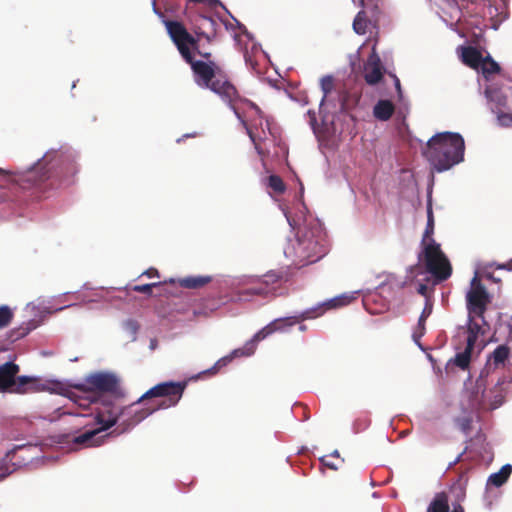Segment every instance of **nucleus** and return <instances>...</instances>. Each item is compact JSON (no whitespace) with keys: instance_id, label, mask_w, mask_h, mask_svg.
<instances>
[{"instance_id":"nucleus-21","label":"nucleus","mask_w":512,"mask_h":512,"mask_svg":"<svg viewBox=\"0 0 512 512\" xmlns=\"http://www.w3.org/2000/svg\"><path fill=\"white\" fill-rule=\"evenodd\" d=\"M18 371V365L11 361L0 365V391H6L15 385V377Z\"/></svg>"},{"instance_id":"nucleus-27","label":"nucleus","mask_w":512,"mask_h":512,"mask_svg":"<svg viewBox=\"0 0 512 512\" xmlns=\"http://www.w3.org/2000/svg\"><path fill=\"white\" fill-rule=\"evenodd\" d=\"M512 473V465L505 464L495 473H492L487 480V486L501 487L510 477Z\"/></svg>"},{"instance_id":"nucleus-28","label":"nucleus","mask_w":512,"mask_h":512,"mask_svg":"<svg viewBox=\"0 0 512 512\" xmlns=\"http://www.w3.org/2000/svg\"><path fill=\"white\" fill-rule=\"evenodd\" d=\"M500 66L490 56L484 57L481 64L479 65V71H481L483 77L488 81L490 76L498 73Z\"/></svg>"},{"instance_id":"nucleus-6","label":"nucleus","mask_w":512,"mask_h":512,"mask_svg":"<svg viewBox=\"0 0 512 512\" xmlns=\"http://www.w3.org/2000/svg\"><path fill=\"white\" fill-rule=\"evenodd\" d=\"M280 274L275 271H269L261 276H237L228 277L223 283L231 289L249 286L239 289L235 293V301H251L255 297L268 298L273 296L276 291L275 284L280 280Z\"/></svg>"},{"instance_id":"nucleus-1","label":"nucleus","mask_w":512,"mask_h":512,"mask_svg":"<svg viewBox=\"0 0 512 512\" xmlns=\"http://www.w3.org/2000/svg\"><path fill=\"white\" fill-rule=\"evenodd\" d=\"M79 153L68 146L59 149H50L34 165L26 170L6 171L0 168V203L9 199L7 189L12 184H19L23 188L36 186L49 181L52 189L68 187L75 183L79 172Z\"/></svg>"},{"instance_id":"nucleus-39","label":"nucleus","mask_w":512,"mask_h":512,"mask_svg":"<svg viewBox=\"0 0 512 512\" xmlns=\"http://www.w3.org/2000/svg\"><path fill=\"white\" fill-rule=\"evenodd\" d=\"M496 268L500 269V270L512 271V259L509 260L508 262H505V263H502V264H498L496 266Z\"/></svg>"},{"instance_id":"nucleus-10","label":"nucleus","mask_w":512,"mask_h":512,"mask_svg":"<svg viewBox=\"0 0 512 512\" xmlns=\"http://www.w3.org/2000/svg\"><path fill=\"white\" fill-rule=\"evenodd\" d=\"M309 318H312V315H310L309 310H306L297 316L276 318L272 320L270 323H268L266 326L261 328L258 332H256L250 339V342L253 343V346L256 349L257 343L266 339L268 336L276 332L288 333L290 331V328L294 326L297 322Z\"/></svg>"},{"instance_id":"nucleus-24","label":"nucleus","mask_w":512,"mask_h":512,"mask_svg":"<svg viewBox=\"0 0 512 512\" xmlns=\"http://www.w3.org/2000/svg\"><path fill=\"white\" fill-rule=\"evenodd\" d=\"M394 113V105L389 100H379L373 107V116L379 121H387Z\"/></svg>"},{"instance_id":"nucleus-16","label":"nucleus","mask_w":512,"mask_h":512,"mask_svg":"<svg viewBox=\"0 0 512 512\" xmlns=\"http://www.w3.org/2000/svg\"><path fill=\"white\" fill-rule=\"evenodd\" d=\"M15 450H38V446L32 444H24L16 446L14 450L7 452L5 457L0 461V481L13 473L17 467L27 464L26 459H23L19 463L12 462Z\"/></svg>"},{"instance_id":"nucleus-14","label":"nucleus","mask_w":512,"mask_h":512,"mask_svg":"<svg viewBox=\"0 0 512 512\" xmlns=\"http://www.w3.org/2000/svg\"><path fill=\"white\" fill-rule=\"evenodd\" d=\"M509 356L510 349L507 345L502 344L496 347V349L487 357L486 364L480 372L479 378L477 379L478 388H485V379L497 369L505 367Z\"/></svg>"},{"instance_id":"nucleus-54","label":"nucleus","mask_w":512,"mask_h":512,"mask_svg":"<svg viewBox=\"0 0 512 512\" xmlns=\"http://www.w3.org/2000/svg\"><path fill=\"white\" fill-rule=\"evenodd\" d=\"M156 346H157V342H156V340H151V341H150V349H152V350H153V349H155V348H156Z\"/></svg>"},{"instance_id":"nucleus-37","label":"nucleus","mask_w":512,"mask_h":512,"mask_svg":"<svg viewBox=\"0 0 512 512\" xmlns=\"http://www.w3.org/2000/svg\"><path fill=\"white\" fill-rule=\"evenodd\" d=\"M157 390L155 388V386H153L152 388H150L149 390H147L142 396H140L136 403H141L142 401H144L145 399H149V398H157Z\"/></svg>"},{"instance_id":"nucleus-2","label":"nucleus","mask_w":512,"mask_h":512,"mask_svg":"<svg viewBox=\"0 0 512 512\" xmlns=\"http://www.w3.org/2000/svg\"><path fill=\"white\" fill-rule=\"evenodd\" d=\"M281 210L292 229L298 228L294 238H288L284 246V256L297 268H301L322 259L328 251L327 236L322 223L312 216H303L300 219L292 218L288 211L281 207Z\"/></svg>"},{"instance_id":"nucleus-51","label":"nucleus","mask_w":512,"mask_h":512,"mask_svg":"<svg viewBox=\"0 0 512 512\" xmlns=\"http://www.w3.org/2000/svg\"><path fill=\"white\" fill-rule=\"evenodd\" d=\"M127 325L130 327V329H132L134 332L136 331L137 327H136V323L134 321H128L127 322Z\"/></svg>"},{"instance_id":"nucleus-58","label":"nucleus","mask_w":512,"mask_h":512,"mask_svg":"<svg viewBox=\"0 0 512 512\" xmlns=\"http://www.w3.org/2000/svg\"><path fill=\"white\" fill-rule=\"evenodd\" d=\"M345 109V103L344 101L341 100V103H340V110H344Z\"/></svg>"},{"instance_id":"nucleus-5","label":"nucleus","mask_w":512,"mask_h":512,"mask_svg":"<svg viewBox=\"0 0 512 512\" xmlns=\"http://www.w3.org/2000/svg\"><path fill=\"white\" fill-rule=\"evenodd\" d=\"M423 154L434 172H446L464 161V138L457 132L437 133L427 141Z\"/></svg>"},{"instance_id":"nucleus-34","label":"nucleus","mask_w":512,"mask_h":512,"mask_svg":"<svg viewBox=\"0 0 512 512\" xmlns=\"http://www.w3.org/2000/svg\"><path fill=\"white\" fill-rule=\"evenodd\" d=\"M496 115L497 124L501 127H512V114L505 113L502 109L493 112Z\"/></svg>"},{"instance_id":"nucleus-48","label":"nucleus","mask_w":512,"mask_h":512,"mask_svg":"<svg viewBox=\"0 0 512 512\" xmlns=\"http://www.w3.org/2000/svg\"><path fill=\"white\" fill-rule=\"evenodd\" d=\"M329 456H330V458H337V459H339V461L341 463L343 462V459H340V455H339L338 450H334Z\"/></svg>"},{"instance_id":"nucleus-12","label":"nucleus","mask_w":512,"mask_h":512,"mask_svg":"<svg viewBox=\"0 0 512 512\" xmlns=\"http://www.w3.org/2000/svg\"><path fill=\"white\" fill-rule=\"evenodd\" d=\"M167 33L173 43L177 46L181 56L186 61H191L190 47L194 46V38L187 32L186 28L178 21L163 20Z\"/></svg>"},{"instance_id":"nucleus-52","label":"nucleus","mask_w":512,"mask_h":512,"mask_svg":"<svg viewBox=\"0 0 512 512\" xmlns=\"http://www.w3.org/2000/svg\"><path fill=\"white\" fill-rule=\"evenodd\" d=\"M203 21L209 23L210 25H214V23H215L214 20L210 17H204Z\"/></svg>"},{"instance_id":"nucleus-59","label":"nucleus","mask_w":512,"mask_h":512,"mask_svg":"<svg viewBox=\"0 0 512 512\" xmlns=\"http://www.w3.org/2000/svg\"><path fill=\"white\" fill-rule=\"evenodd\" d=\"M68 307H70V305L59 307V308L56 309V311H61V310L65 309V308H68Z\"/></svg>"},{"instance_id":"nucleus-31","label":"nucleus","mask_w":512,"mask_h":512,"mask_svg":"<svg viewBox=\"0 0 512 512\" xmlns=\"http://www.w3.org/2000/svg\"><path fill=\"white\" fill-rule=\"evenodd\" d=\"M473 347H469L466 343V348L463 352L457 353L454 359L455 364L461 368L466 369L470 363L471 352Z\"/></svg>"},{"instance_id":"nucleus-47","label":"nucleus","mask_w":512,"mask_h":512,"mask_svg":"<svg viewBox=\"0 0 512 512\" xmlns=\"http://www.w3.org/2000/svg\"><path fill=\"white\" fill-rule=\"evenodd\" d=\"M307 113L310 116V124L313 125L314 122L316 121L315 112L311 111V110H308Z\"/></svg>"},{"instance_id":"nucleus-18","label":"nucleus","mask_w":512,"mask_h":512,"mask_svg":"<svg viewBox=\"0 0 512 512\" xmlns=\"http://www.w3.org/2000/svg\"><path fill=\"white\" fill-rule=\"evenodd\" d=\"M383 77L382 64L379 55L373 48L365 66H364V78L369 85H376L381 81Z\"/></svg>"},{"instance_id":"nucleus-40","label":"nucleus","mask_w":512,"mask_h":512,"mask_svg":"<svg viewBox=\"0 0 512 512\" xmlns=\"http://www.w3.org/2000/svg\"><path fill=\"white\" fill-rule=\"evenodd\" d=\"M143 275H146L147 277L149 278H155V277H159V273L156 269L154 268H150L148 270H146Z\"/></svg>"},{"instance_id":"nucleus-57","label":"nucleus","mask_w":512,"mask_h":512,"mask_svg":"<svg viewBox=\"0 0 512 512\" xmlns=\"http://www.w3.org/2000/svg\"><path fill=\"white\" fill-rule=\"evenodd\" d=\"M306 329H307L306 325H303V324H302V325H300V326H299V330H300L301 332L306 331Z\"/></svg>"},{"instance_id":"nucleus-43","label":"nucleus","mask_w":512,"mask_h":512,"mask_svg":"<svg viewBox=\"0 0 512 512\" xmlns=\"http://www.w3.org/2000/svg\"><path fill=\"white\" fill-rule=\"evenodd\" d=\"M503 403L502 396H496L494 402L492 403L493 408L499 407Z\"/></svg>"},{"instance_id":"nucleus-13","label":"nucleus","mask_w":512,"mask_h":512,"mask_svg":"<svg viewBox=\"0 0 512 512\" xmlns=\"http://www.w3.org/2000/svg\"><path fill=\"white\" fill-rule=\"evenodd\" d=\"M186 384L181 382H162L157 385H155V388L157 390V398H164L159 402V404L154 407L153 409H156V411L161 409H168L170 407H174L177 405V403L182 398V395L184 393Z\"/></svg>"},{"instance_id":"nucleus-25","label":"nucleus","mask_w":512,"mask_h":512,"mask_svg":"<svg viewBox=\"0 0 512 512\" xmlns=\"http://www.w3.org/2000/svg\"><path fill=\"white\" fill-rule=\"evenodd\" d=\"M211 280H212L211 276L193 275V276H187V277L180 278L177 280V282L181 287L188 288V289H197V288L205 286L206 284L211 282Z\"/></svg>"},{"instance_id":"nucleus-23","label":"nucleus","mask_w":512,"mask_h":512,"mask_svg":"<svg viewBox=\"0 0 512 512\" xmlns=\"http://www.w3.org/2000/svg\"><path fill=\"white\" fill-rule=\"evenodd\" d=\"M462 61L471 68L479 71V65L483 60V55L474 47H462Z\"/></svg>"},{"instance_id":"nucleus-46","label":"nucleus","mask_w":512,"mask_h":512,"mask_svg":"<svg viewBox=\"0 0 512 512\" xmlns=\"http://www.w3.org/2000/svg\"><path fill=\"white\" fill-rule=\"evenodd\" d=\"M394 82H395V87L397 89V92H398L399 96H401V93H402L401 85H400L399 79L396 76L394 77Z\"/></svg>"},{"instance_id":"nucleus-53","label":"nucleus","mask_w":512,"mask_h":512,"mask_svg":"<svg viewBox=\"0 0 512 512\" xmlns=\"http://www.w3.org/2000/svg\"><path fill=\"white\" fill-rule=\"evenodd\" d=\"M452 512H464V509L462 508V506L457 505L454 507Z\"/></svg>"},{"instance_id":"nucleus-56","label":"nucleus","mask_w":512,"mask_h":512,"mask_svg":"<svg viewBox=\"0 0 512 512\" xmlns=\"http://www.w3.org/2000/svg\"><path fill=\"white\" fill-rule=\"evenodd\" d=\"M352 1H353V3H357V2H358V3H359V5H361V6H364V5H365V4H364V1H365V0H352Z\"/></svg>"},{"instance_id":"nucleus-7","label":"nucleus","mask_w":512,"mask_h":512,"mask_svg":"<svg viewBox=\"0 0 512 512\" xmlns=\"http://www.w3.org/2000/svg\"><path fill=\"white\" fill-rule=\"evenodd\" d=\"M433 217L431 209H428L427 227L422 239L424 261L427 271L438 278L445 280L451 275L450 264L437 244L432 238Z\"/></svg>"},{"instance_id":"nucleus-41","label":"nucleus","mask_w":512,"mask_h":512,"mask_svg":"<svg viewBox=\"0 0 512 512\" xmlns=\"http://www.w3.org/2000/svg\"><path fill=\"white\" fill-rule=\"evenodd\" d=\"M152 9H153V12L163 21V20H166L164 18V15L162 12L159 11V9L157 8L156 6V0H152Z\"/></svg>"},{"instance_id":"nucleus-60","label":"nucleus","mask_w":512,"mask_h":512,"mask_svg":"<svg viewBox=\"0 0 512 512\" xmlns=\"http://www.w3.org/2000/svg\"><path fill=\"white\" fill-rule=\"evenodd\" d=\"M48 420H49L50 422H52V421H54V420H55V418H49Z\"/></svg>"},{"instance_id":"nucleus-3","label":"nucleus","mask_w":512,"mask_h":512,"mask_svg":"<svg viewBox=\"0 0 512 512\" xmlns=\"http://www.w3.org/2000/svg\"><path fill=\"white\" fill-rule=\"evenodd\" d=\"M187 62L191 65L195 83L201 88L210 89L233 110L236 117L245 127L251 141L254 143L257 153L262 155L259 143L256 141L254 133L247 126L245 120L248 110L262 118L260 108L249 100L239 98L235 87L219 74V69L213 62L207 63L201 60L193 61L192 57L191 61Z\"/></svg>"},{"instance_id":"nucleus-11","label":"nucleus","mask_w":512,"mask_h":512,"mask_svg":"<svg viewBox=\"0 0 512 512\" xmlns=\"http://www.w3.org/2000/svg\"><path fill=\"white\" fill-rule=\"evenodd\" d=\"M23 312L25 320L18 327L10 331V338L13 340H18L28 335L31 331L38 328L44 319V309L33 302L26 304Z\"/></svg>"},{"instance_id":"nucleus-36","label":"nucleus","mask_w":512,"mask_h":512,"mask_svg":"<svg viewBox=\"0 0 512 512\" xmlns=\"http://www.w3.org/2000/svg\"><path fill=\"white\" fill-rule=\"evenodd\" d=\"M160 283H150V284H142L135 285L133 290L140 293L150 294L153 287L158 286Z\"/></svg>"},{"instance_id":"nucleus-17","label":"nucleus","mask_w":512,"mask_h":512,"mask_svg":"<svg viewBox=\"0 0 512 512\" xmlns=\"http://www.w3.org/2000/svg\"><path fill=\"white\" fill-rule=\"evenodd\" d=\"M356 294L357 292H353L350 294L344 293L329 300L318 303L317 305L308 310L310 311V315H312V318L318 317L322 315L325 310L339 308L349 304L353 299H355Z\"/></svg>"},{"instance_id":"nucleus-45","label":"nucleus","mask_w":512,"mask_h":512,"mask_svg":"<svg viewBox=\"0 0 512 512\" xmlns=\"http://www.w3.org/2000/svg\"><path fill=\"white\" fill-rule=\"evenodd\" d=\"M237 25L239 26V28L243 34H245L249 39L252 38L251 34L247 31V29L243 25H241L239 22H237Z\"/></svg>"},{"instance_id":"nucleus-35","label":"nucleus","mask_w":512,"mask_h":512,"mask_svg":"<svg viewBox=\"0 0 512 512\" xmlns=\"http://www.w3.org/2000/svg\"><path fill=\"white\" fill-rule=\"evenodd\" d=\"M267 184L276 193H283L285 191V184L277 175H270Z\"/></svg>"},{"instance_id":"nucleus-50","label":"nucleus","mask_w":512,"mask_h":512,"mask_svg":"<svg viewBox=\"0 0 512 512\" xmlns=\"http://www.w3.org/2000/svg\"><path fill=\"white\" fill-rule=\"evenodd\" d=\"M506 382H508V379L506 377H501L497 380L496 386H500Z\"/></svg>"},{"instance_id":"nucleus-15","label":"nucleus","mask_w":512,"mask_h":512,"mask_svg":"<svg viewBox=\"0 0 512 512\" xmlns=\"http://www.w3.org/2000/svg\"><path fill=\"white\" fill-rule=\"evenodd\" d=\"M254 353H255V348L253 346V343L250 342V340H248L244 344L243 347L234 349L228 355L217 360L211 368L202 371L199 375L206 374V373L215 374L221 368H223V367L227 366L229 363H231L233 359L238 358V357H249V356L253 355Z\"/></svg>"},{"instance_id":"nucleus-44","label":"nucleus","mask_w":512,"mask_h":512,"mask_svg":"<svg viewBox=\"0 0 512 512\" xmlns=\"http://www.w3.org/2000/svg\"><path fill=\"white\" fill-rule=\"evenodd\" d=\"M469 426H470V420H469V419H467V418H464V419L462 420V422H461V429H462L463 431H466V430L469 428Z\"/></svg>"},{"instance_id":"nucleus-26","label":"nucleus","mask_w":512,"mask_h":512,"mask_svg":"<svg viewBox=\"0 0 512 512\" xmlns=\"http://www.w3.org/2000/svg\"><path fill=\"white\" fill-rule=\"evenodd\" d=\"M432 311H433V304L430 301V299L427 298L425 301V306H424L422 313L418 320L417 330L413 334L414 341L418 346H420L419 338H421L424 334L425 320L431 315Z\"/></svg>"},{"instance_id":"nucleus-19","label":"nucleus","mask_w":512,"mask_h":512,"mask_svg":"<svg viewBox=\"0 0 512 512\" xmlns=\"http://www.w3.org/2000/svg\"><path fill=\"white\" fill-rule=\"evenodd\" d=\"M484 93L492 112L506 108L507 96L498 86L494 84L487 85Z\"/></svg>"},{"instance_id":"nucleus-33","label":"nucleus","mask_w":512,"mask_h":512,"mask_svg":"<svg viewBox=\"0 0 512 512\" xmlns=\"http://www.w3.org/2000/svg\"><path fill=\"white\" fill-rule=\"evenodd\" d=\"M14 317V311L8 305H0V329L10 325Z\"/></svg>"},{"instance_id":"nucleus-55","label":"nucleus","mask_w":512,"mask_h":512,"mask_svg":"<svg viewBox=\"0 0 512 512\" xmlns=\"http://www.w3.org/2000/svg\"><path fill=\"white\" fill-rule=\"evenodd\" d=\"M454 13H455V15L457 16V21H458V20L460 19V14H461V12H460V10H459L458 8H455V9H454Z\"/></svg>"},{"instance_id":"nucleus-32","label":"nucleus","mask_w":512,"mask_h":512,"mask_svg":"<svg viewBox=\"0 0 512 512\" xmlns=\"http://www.w3.org/2000/svg\"><path fill=\"white\" fill-rule=\"evenodd\" d=\"M320 87L323 92V97L320 101V110H322L324 102L326 101L329 93L333 89V77L331 75H326V76L322 77L320 80Z\"/></svg>"},{"instance_id":"nucleus-4","label":"nucleus","mask_w":512,"mask_h":512,"mask_svg":"<svg viewBox=\"0 0 512 512\" xmlns=\"http://www.w3.org/2000/svg\"><path fill=\"white\" fill-rule=\"evenodd\" d=\"M136 404L134 402L122 408L105 407L98 411L96 419L101 427L81 433L74 438V443L85 447L99 446L108 437V434L103 433L116 423L119 422L123 430H129L156 412V409L150 407L135 408Z\"/></svg>"},{"instance_id":"nucleus-8","label":"nucleus","mask_w":512,"mask_h":512,"mask_svg":"<svg viewBox=\"0 0 512 512\" xmlns=\"http://www.w3.org/2000/svg\"><path fill=\"white\" fill-rule=\"evenodd\" d=\"M84 386L87 389H80L72 392L70 398L81 407H88L93 403L98 392H115L118 386V378L109 372H97L85 378Z\"/></svg>"},{"instance_id":"nucleus-38","label":"nucleus","mask_w":512,"mask_h":512,"mask_svg":"<svg viewBox=\"0 0 512 512\" xmlns=\"http://www.w3.org/2000/svg\"><path fill=\"white\" fill-rule=\"evenodd\" d=\"M320 461L322 462L323 465L327 466L332 470H337L339 468V465L337 463L330 460V456H323L320 458Z\"/></svg>"},{"instance_id":"nucleus-30","label":"nucleus","mask_w":512,"mask_h":512,"mask_svg":"<svg viewBox=\"0 0 512 512\" xmlns=\"http://www.w3.org/2000/svg\"><path fill=\"white\" fill-rule=\"evenodd\" d=\"M370 21L364 11H359L353 21V30L358 35H364L367 32Z\"/></svg>"},{"instance_id":"nucleus-42","label":"nucleus","mask_w":512,"mask_h":512,"mask_svg":"<svg viewBox=\"0 0 512 512\" xmlns=\"http://www.w3.org/2000/svg\"><path fill=\"white\" fill-rule=\"evenodd\" d=\"M427 290H428V287L425 284H419V286L417 288L418 293L421 294L422 296H424L426 299L428 298Z\"/></svg>"},{"instance_id":"nucleus-9","label":"nucleus","mask_w":512,"mask_h":512,"mask_svg":"<svg viewBox=\"0 0 512 512\" xmlns=\"http://www.w3.org/2000/svg\"><path fill=\"white\" fill-rule=\"evenodd\" d=\"M471 288L466 293L467 311L471 317H479V319L486 325L484 313L487 305L490 303V295L486 288L478 280L477 273L471 280Z\"/></svg>"},{"instance_id":"nucleus-49","label":"nucleus","mask_w":512,"mask_h":512,"mask_svg":"<svg viewBox=\"0 0 512 512\" xmlns=\"http://www.w3.org/2000/svg\"><path fill=\"white\" fill-rule=\"evenodd\" d=\"M18 379L20 381V384L23 385V384H26L30 380V377H28V376H21Z\"/></svg>"},{"instance_id":"nucleus-29","label":"nucleus","mask_w":512,"mask_h":512,"mask_svg":"<svg viewBox=\"0 0 512 512\" xmlns=\"http://www.w3.org/2000/svg\"><path fill=\"white\" fill-rule=\"evenodd\" d=\"M448 498L444 493L437 494L427 508V512H448Z\"/></svg>"},{"instance_id":"nucleus-22","label":"nucleus","mask_w":512,"mask_h":512,"mask_svg":"<svg viewBox=\"0 0 512 512\" xmlns=\"http://www.w3.org/2000/svg\"><path fill=\"white\" fill-rule=\"evenodd\" d=\"M512 338V324L509 322L507 318L500 317L494 333L492 335L491 341L501 342V341H509Z\"/></svg>"},{"instance_id":"nucleus-20","label":"nucleus","mask_w":512,"mask_h":512,"mask_svg":"<svg viewBox=\"0 0 512 512\" xmlns=\"http://www.w3.org/2000/svg\"><path fill=\"white\" fill-rule=\"evenodd\" d=\"M467 338L466 343L469 347H474L476 340L480 335H484L489 329V325L486 322V325L479 319V317H471L468 314L467 319Z\"/></svg>"}]
</instances>
